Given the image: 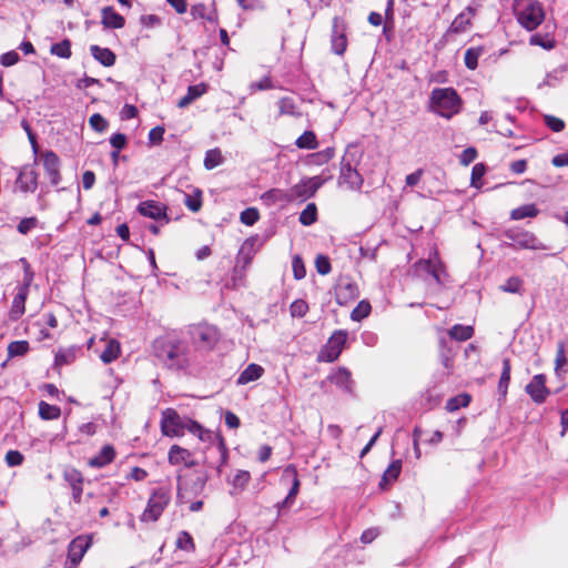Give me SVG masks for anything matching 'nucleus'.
I'll return each mask as SVG.
<instances>
[{
    "mask_svg": "<svg viewBox=\"0 0 568 568\" xmlns=\"http://www.w3.org/2000/svg\"><path fill=\"white\" fill-rule=\"evenodd\" d=\"M169 462L172 465L184 464L186 467H193L197 463L192 458V454L178 445H173L169 450Z\"/></svg>",
    "mask_w": 568,
    "mask_h": 568,
    "instance_id": "obj_23",
    "label": "nucleus"
},
{
    "mask_svg": "<svg viewBox=\"0 0 568 568\" xmlns=\"http://www.w3.org/2000/svg\"><path fill=\"white\" fill-rule=\"evenodd\" d=\"M91 546V538L89 536H78L68 547V561L70 568L77 567L82 560L84 554Z\"/></svg>",
    "mask_w": 568,
    "mask_h": 568,
    "instance_id": "obj_16",
    "label": "nucleus"
},
{
    "mask_svg": "<svg viewBox=\"0 0 568 568\" xmlns=\"http://www.w3.org/2000/svg\"><path fill=\"white\" fill-rule=\"evenodd\" d=\"M477 158V151L475 148H467L465 149L462 154H460V158H459V162L460 164L467 166L469 165L471 162H474Z\"/></svg>",
    "mask_w": 568,
    "mask_h": 568,
    "instance_id": "obj_60",
    "label": "nucleus"
},
{
    "mask_svg": "<svg viewBox=\"0 0 568 568\" xmlns=\"http://www.w3.org/2000/svg\"><path fill=\"white\" fill-rule=\"evenodd\" d=\"M308 311V304L304 300H296L290 306V312L293 317H304Z\"/></svg>",
    "mask_w": 568,
    "mask_h": 568,
    "instance_id": "obj_52",
    "label": "nucleus"
},
{
    "mask_svg": "<svg viewBox=\"0 0 568 568\" xmlns=\"http://www.w3.org/2000/svg\"><path fill=\"white\" fill-rule=\"evenodd\" d=\"M51 53L59 58L69 59L72 54L70 40L64 39L61 42L52 44Z\"/></svg>",
    "mask_w": 568,
    "mask_h": 568,
    "instance_id": "obj_45",
    "label": "nucleus"
},
{
    "mask_svg": "<svg viewBox=\"0 0 568 568\" xmlns=\"http://www.w3.org/2000/svg\"><path fill=\"white\" fill-rule=\"evenodd\" d=\"M357 285L349 280H341L335 287V298L337 304L346 305L358 296Z\"/></svg>",
    "mask_w": 568,
    "mask_h": 568,
    "instance_id": "obj_19",
    "label": "nucleus"
},
{
    "mask_svg": "<svg viewBox=\"0 0 568 568\" xmlns=\"http://www.w3.org/2000/svg\"><path fill=\"white\" fill-rule=\"evenodd\" d=\"M190 334L193 343L202 349H211L219 339L216 328L207 324L193 326Z\"/></svg>",
    "mask_w": 568,
    "mask_h": 568,
    "instance_id": "obj_11",
    "label": "nucleus"
},
{
    "mask_svg": "<svg viewBox=\"0 0 568 568\" xmlns=\"http://www.w3.org/2000/svg\"><path fill=\"white\" fill-rule=\"evenodd\" d=\"M430 104L435 113L450 119L460 112L463 101L453 88H435L430 93Z\"/></svg>",
    "mask_w": 568,
    "mask_h": 568,
    "instance_id": "obj_2",
    "label": "nucleus"
},
{
    "mask_svg": "<svg viewBox=\"0 0 568 568\" xmlns=\"http://www.w3.org/2000/svg\"><path fill=\"white\" fill-rule=\"evenodd\" d=\"M510 372H511L510 359L504 358L503 359V371H501V375H500L499 383H498V392L500 393V395L503 397L506 396L507 390H508V386L510 383Z\"/></svg>",
    "mask_w": 568,
    "mask_h": 568,
    "instance_id": "obj_37",
    "label": "nucleus"
},
{
    "mask_svg": "<svg viewBox=\"0 0 568 568\" xmlns=\"http://www.w3.org/2000/svg\"><path fill=\"white\" fill-rule=\"evenodd\" d=\"M138 211L141 215L149 219L159 221L165 220L168 222L166 209L164 205L155 201H145L139 204Z\"/></svg>",
    "mask_w": 568,
    "mask_h": 568,
    "instance_id": "obj_21",
    "label": "nucleus"
},
{
    "mask_svg": "<svg viewBox=\"0 0 568 568\" xmlns=\"http://www.w3.org/2000/svg\"><path fill=\"white\" fill-rule=\"evenodd\" d=\"M517 20L528 31L537 29L545 19V11L536 0H521L515 9Z\"/></svg>",
    "mask_w": 568,
    "mask_h": 568,
    "instance_id": "obj_5",
    "label": "nucleus"
},
{
    "mask_svg": "<svg viewBox=\"0 0 568 568\" xmlns=\"http://www.w3.org/2000/svg\"><path fill=\"white\" fill-rule=\"evenodd\" d=\"M115 458V450L113 446L105 445L99 454L89 459L88 465L93 468H102L111 464Z\"/></svg>",
    "mask_w": 568,
    "mask_h": 568,
    "instance_id": "obj_27",
    "label": "nucleus"
},
{
    "mask_svg": "<svg viewBox=\"0 0 568 568\" xmlns=\"http://www.w3.org/2000/svg\"><path fill=\"white\" fill-rule=\"evenodd\" d=\"M120 352V343L115 339H109L100 355V358L104 364H110L119 357Z\"/></svg>",
    "mask_w": 568,
    "mask_h": 568,
    "instance_id": "obj_35",
    "label": "nucleus"
},
{
    "mask_svg": "<svg viewBox=\"0 0 568 568\" xmlns=\"http://www.w3.org/2000/svg\"><path fill=\"white\" fill-rule=\"evenodd\" d=\"M400 470L402 460H394L383 474L382 480L379 483L381 488L385 489L387 486L394 483L398 478Z\"/></svg>",
    "mask_w": 568,
    "mask_h": 568,
    "instance_id": "obj_34",
    "label": "nucleus"
},
{
    "mask_svg": "<svg viewBox=\"0 0 568 568\" xmlns=\"http://www.w3.org/2000/svg\"><path fill=\"white\" fill-rule=\"evenodd\" d=\"M346 48L347 38L345 34V28L339 24L337 18H335L331 36V49L335 54L342 55L346 51Z\"/></svg>",
    "mask_w": 568,
    "mask_h": 568,
    "instance_id": "obj_20",
    "label": "nucleus"
},
{
    "mask_svg": "<svg viewBox=\"0 0 568 568\" xmlns=\"http://www.w3.org/2000/svg\"><path fill=\"white\" fill-rule=\"evenodd\" d=\"M41 161L52 185H58L61 181L60 168L61 161L53 151H45L41 154Z\"/></svg>",
    "mask_w": 568,
    "mask_h": 568,
    "instance_id": "obj_18",
    "label": "nucleus"
},
{
    "mask_svg": "<svg viewBox=\"0 0 568 568\" xmlns=\"http://www.w3.org/2000/svg\"><path fill=\"white\" fill-rule=\"evenodd\" d=\"M20 57L16 51H9L0 57V62L3 67L14 65L19 61Z\"/></svg>",
    "mask_w": 568,
    "mask_h": 568,
    "instance_id": "obj_64",
    "label": "nucleus"
},
{
    "mask_svg": "<svg viewBox=\"0 0 568 568\" xmlns=\"http://www.w3.org/2000/svg\"><path fill=\"white\" fill-rule=\"evenodd\" d=\"M361 152L355 145H348L341 161L338 184L348 190L357 191L363 185V176L358 173L356 165L361 159Z\"/></svg>",
    "mask_w": 568,
    "mask_h": 568,
    "instance_id": "obj_1",
    "label": "nucleus"
},
{
    "mask_svg": "<svg viewBox=\"0 0 568 568\" xmlns=\"http://www.w3.org/2000/svg\"><path fill=\"white\" fill-rule=\"evenodd\" d=\"M539 213V210L535 204H525L519 207L514 209L510 212V219L518 221L524 220L526 217H535Z\"/></svg>",
    "mask_w": 568,
    "mask_h": 568,
    "instance_id": "obj_36",
    "label": "nucleus"
},
{
    "mask_svg": "<svg viewBox=\"0 0 568 568\" xmlns=\"http://www.w3.org/2000/svg\"><path fill=\"white\" fill-rule=\"evenodd\" d=\"M20 262L23 265V280L22 283L17 286V293L13 296L11 307L9 310V318L11 321H18L23 316L26 312V301L34 278V273L31 270L29 262L24 257L20 258Z\"/></svg>",
    "mask_w": 568,
    "mask_h": 568,
    "instance_id": "obj_3",
    "label": "nucleus"
},
{
    "mask_svg": "<svg viewBox=\"0 0 568 568\" xmlns=\"http://www.w3.org/2000/svg\"><path fill=\"white\" fill-rule=\"evenodd\" d=\"M176 547L185 551H194L195 545L192 536L187 531H181L176 539Z\"/></svg>",
    "mask_w": 568,
    "mask_h": 568,
    "instance_id": "obj_49",
    "label": "nucleus"
},
{
    "mask_svg": "<svg viewBox=\"0 0 568 568\" xmlns=\"http://www.w3.org/2000/svg\"><path fill=\"white\" fill-rule=\"evenodd\" d=\"M329 381L346 393L353 392V379L347 368L341 367L328 376Z\"/></svg>",
    "mask_w": 568,
    "mask_h": 568,
    "instance_id": "obj_25",
    "label": "nucleus"
},
{
    "mask_svg": "<svg viewBox=\"0 0 568 568\" xmlns=\"http://www.w3.org/2000/svg\"><path fill=\"white\" fill-rule=\"evenodd\" d=\"M277 105L280 115H290L295 118H300L302 115L295 99L292 97H284L280 99Z\"/></svg>",
    "mask_w": 568,
    "mask_h": 568,
    "instance_id": "obj_32",
    "label": "nucleus"
},
{
    "mask_svg": "<svg viewBox=\"0 0 568 568\" xmlns=\"http://www.w3.org/2000/svg\"><path fill=\"white\" fill-rule=\"evenodd\" d=\"M295 145L298 149L315 150L318 146V142L313 131H305L296 139Z\"/></svg>",
    "mask_w": 568,
    "mask_h": 568,
    "instance_id": "obj_39",
    "label": "nucleus"
},
{
    "mask_svg": "<svg viewBox=\"0 0 568 568\" xmlns=\"http://www.w3.org/2000/svg\"><path fill=\"white\" fill-rule=\"evenodd\" d=\"M101 23L105 29H121L125 26V19L109 6L101 10Z\"/></svg>",
    "mask_w": 568,
    "mask_h": 568,
    "instance_id": "obj_22",
    "label": "nucleus"
},
{
    "mask_svg": "<svg viewBox=\"0 0 568 568\" xmlns=\"http://www.w3.org/2000/svg\"><path fill=\"white\" fill-rule=\"evenodd\" d=\"M371 304L367 301H361L357 306L352 311L351 318L355 322H359L367 317L371 313Z\"/></svg>",
    "mask_w": 568,
    "mask_h": 568,
    "instance_id": "obj_47",
    "label": "nucleus"
},
{
    "mask_svg": "<svg viewBox=\"0 0 568 568\" xmlns=\"http://www.w3.org/2000/svg\"><path fill=\"white\" fill-rule=\"evenodd\" d=\"M89 124L97 132H104L109 125L108 121L99 113L90 116Z\"/></svg>",
    "mask_w": 568,
    "mask_h": 568,
    "instance_id": "obj_54",
    "label": "nucleus"
},
{
    "mask_svg": "<svg viewBox=\"0 0 568 568\" xmlns=\"http://www.w3.org/2000/svg\"><path fill=\"white\" fill-rule=\"evenodd\" d=\"M90 52L104 67H112L115 63V54L109 48L93 44L90 47Z\"/></svg>",
    "mask_w": 568,
    "mask_h": 568,
    "instance_id": "obj_30",
    "label": "nucleus"
},
{
    "mask_svg": "<svg viewBox=\"0 0 568 568\" xmlns=\"http://www.w3.org/2000/svg\"><path fill=\"white\" fill-rule=\"evenodd\" d=\"M328 179L329 178H322L321 175H317L301 180L290 189L292 201L307 200L312 197Z\"/></svg>",
    "mask_w": 568,
    "mask_h": 568,
    "instance_id": "obj_10",
    "label": "nucleus"
},
{
    "mask_svg": "<svg viewBox=\"0 0 568 568\" xmlns=\"http://www.w3.org/2000/svg\"><path fill=\"white\" fill-rule=\"evenodd\" d=\"M23 462V455L18 450H9L6 454V463L10 467L19 466Z\"/></svg>",
    "mask_w": 568,
    "mask_h": 568,
    "instance_id": "obj_61",
    "label": "nucleus"
},
{
    "mask_svg": "<svg viewBox=\"0 0 568 568\" xmlns=\"http://www.w3.org/2000/svg\"><path fill=\"white\" fill-rule=\"evenodd\" d=\"M281 481H291L292 486L286 498L283 501L276 504L278 511L285 508H290L294 504L295 498L300 491L301 481L298 479L297 469L294 465H288L284 468Z\"/></svg>",
    "mask_w": 568,
    "mask_h": 568,
    "instance_id": "obj_12",
    "label": "nucleus"
},
{
    "mask_svg": "<svg viewBox=\"0 0 568 568\" xmlns=\"http://www.w3.org/2000/svg\"><path fill=\"white\" fill-rule=\"evenodd\" d=\"M16 184L22 192H34L38 186V174L33 170L23 171L19 174Z\"/></svg>",
    "mask_w": 568,
    "mask_h": 568,
    "instance_id": "obj_28",
    "label": "nucleus"
},
{
    "mask_svg": "<svg viewBox=\"0 0 568 568\" xmlns=\"http://www.w3.org/2000/svg\"><path fill=\"white\" fill-rule=\"evenodd\" d=\"M300 222L305 226L314 224L317 220V207L315 203H308L300 214Z\"/></svg>",
    "mask_w": 568,
    "mask_h": 568,
    "instance_id": "obj_41",
    "label": "nucleus"
},
{
    "mask_svg": "<svg viewBox=\"0 0 568 568\" xmlns=\"http://www.w3.org/2000/svg\"><path fill=\"white\" fill-rule=\"evenodd\" d=\"M64 480L70 485V487H78L83 485V476L75 468H68L63 473Z\"/></svg>",
    "mask_w": 568,
    "mask_h": 568,
    "instance_id": "obj_48",
    "label": "nucleus"
},
{
    "mask_svg": "<svg viewBox=\"0 0 568 568\" xmlns=\"http://www.w3.org/2000/svg\"><path fill=\"white\" fill-rule=\"evenodd\" d=\"M79 352H80V348L77 346L61 348L55 353L54 364L57 366L72 364L75 361Z\"/></svg>",
    "mask_w": 568,
    "mask_h": 568,
    "instance_id": "obj_33",
    "label": "nucleus"
},
{
    "mask_svg": "<svg viewBox=\"0 0 568 568\" xmlns=\"http://www.w3.org/2000/svg\"><path fill=\"white\" fill-rule=\"evenodd\" d=\"M486 169L481 163H477L473 166L471 170V186L479 187V181L485 175Z\"/></svg>",
    "mask_w": 568,
    "mask_h": 568,
    "instance_id": "obj_59",
    "label": "nucleus"
},
{
    "mask_svg": "<svg viewBox=\"0 0 568 568\" xmlns=\"http://www.w3.org/2000/svg\"><path fill=\"white\" fill-rule=\"evenodd\" d=\"M185 429L197 435L201 440L212 442V449H215L219 454V464L216 465V468L217 471L221 473V467L226 464L227 459V448L223 437L221 435L213 434L210 430H205L197 422L190 418L185 419Z\"/></svg>",
    "mask_w": 568,
    "mask_h": 568,
    "instance_id": "obj_6",
    "label": "nucleus"
},
{
    "mask_svg": "<svg viewBox=\"0 0 568 568\" xmlns=\"http://www.w3.org/2000/svg\"><path fill=\"white\" fill-rule=\"evenodd\" d=\"M171 500V490L169 487H159L151 494L146 508L141 519L143 521H156Z\"/></svg>",
    "mask_w": 568,
    "mask_h": 568,
    "instance_id": "obj_8",
    "label": "nucleus"
},
{
    "mask_svg": "<svg viewBox=\"0 0 568 568\" xmlns=\"http://www.w3.org/2000/svg\"><path fill=\"white\" fill-rule=\"evenodd\" d=\"M30 349L27 341H14L8 345V357L13 358L26 355Z\"/></svg>",
    "mask_w": 568,
    "mask_h": 568,
    "instance_id": "obj_43",
    "label": "nucleus"
},
{
    "mask_svg": "<svg viewBox=\"0 0 568 568\" xmlns=\"http://www.w3.org/2000/svg\"><path fill=\"white\" fill-rule=\"evenodd\" d=\"M560 80H561V71L554 70L552 72L547 73L542 83H540L539 87H541V85L555 87L560 82Z\"/></svg>",
    "mask_w": 568,
    "mask_h": 568,
    "instance_id": "obj_62",
    "label": "nucleus"
},
{
    "mask_svg": "<svg viewBox=\"0 0 568 568\" xmlns=\"http://www.w3.org/2000/svg\"><path fill=\"white\" fill-rule=\"evenodd\" d=\"M223 162L222 153L219 149L209 150L205 154L204 166L206 170H212Z\"/></svg>",
    "mask_w": 568,
    "mask_h": 568,
    "instance_id": "obj_44",
    "label": "nucleus"
},
{
    "mask_svg": "<svg viewBox=\"0 0 568 568\" xmlns=\"http://www.w3.org/2000/svg\"><path fill=\"white\" fill-rule=\"evenodd\" d=\"M292 268L295 280H302L305 277L306 268L303 260L298 255L293 257Z\"/></svg>",
    "mask_w": 568,
    "mask_h": 568,
    "instance_id": "obj_55",
    "label": "nucleus"
},
{
    "mask_svg": "<svg viewBox=\"0 0 568 568\" xmlns=\"http://www.w3.org/2000/svg\"><path fill=\"white\" fill-rule=\"evenodd\" d=\"M250 478H251V476H250L248 471L239 470L237 474L233 478V485L235 487L243 489L250 481Z\"/></svg>",
    "mask_w": 568,
    "mask_h": 568,
    "instance_id": "obj_63",
    "label": "nucleus"
},
{
    "mask_svg": "<svg viewBox=\"0 0 568 568\" xmlns=\"http://www.w3.org/2000/svg\"><path fill=\"white\" fill-rule=\"evenodd\" d=\"M61 414L60 407L55 405L48 404L45 402H40L39 404V415L42 419L50 420L57 419Z\"/></svg>",
    "mask_w": 568,
    "mask_h": 568,
    "instance_id": "obj_42",
    "label": "nucleus"
},
{
    "mask_svg": "<svg viewBox=\"0 0 568 568\" xmlns=\"http://www.w3.org/2000/svg\"><path fill=\"white\" fill-rule=\"evenodd\" d=\"M258 219L260 213L255 207H247L240 215L241 222L248 226L254 225L258 221Z\"/></svg>",
    "mask_w": 568,
    "mask_h": 568,
    "instance_id": "obj_50",
    "label": "nucleus"
},
{
    "mask_svg": "<svg viewBox=\"0 0 568 568\" xmlns=\"http://www.w3.org/2000/svg\"><path fill=\"white\" fill-rule=\"evenodd\" d=\"M525 389L530 398L537 404H542L550 394V390L546 386V375L544 374L535 375L526 385Z\"/></svg>",
    "mask_w": 568,
    "mask_h": 568,
    "instance_id": "obj_17",
    "label": "nucleus"
},
{
    "mask_svg": "<svg viewBox=\"0 0 568 568\" xmlns=\"http://www.w3.org/2000/svg\"><path fill=\"white\" fill-rule=\"evenodd\" d=\"M38 223L39 221L36 216L24 217L19 222L17 230L20 234L27 235L38 226Z\"/></svg>",
    "mask_w": 568,
    "mask_h": 568,
    "instance_id": "obj_53",
    "label": "nucleus"
},
{
    "mask_svg": "<svg viewBox=\"0 0 568 568\" xmlns=\"http://www.w3.org/2000/svg\"><path fill=\"white\" fill-rule=\"evenodd\" d=\"M256 239L248 237L241 245L236 255V265L234 267V276L242 274V272L251 264L254 255L256 254Z\"/></svg>",
    "mask_w": 568,
    "mask_h": 568,
    "instance_id": "obj_15",
    "label": "nucleus"
},
{
    "mask_svg": "<svg viewBox=\"0 0 568 568\" xmlns=\"http://www.w3.org/2000/svg\"><path fill=\"white\" fill-rule=\"evenodd\" d=\"M470 402V396L468 394H460L458 396L452 397L446 403V409L448 412H455L460 407L468 406Z\"/></svg>",
    "mask_w": 568,
    "mask_h": 568,
    "instance_id": "obj_46",
    "label": "nucleus"
},
{
    "mask_svg": "<svg viewBox=\"0 0 568 568\" xmlns=\"http://www.w3.org/2000/svg\"><path fill=\"white\" fill-rule=\"evenodd\" d=\"M504 235L510 241L509 243H504V245L513 247L514 250H548V246L539 241L538 237L529 231L509 229L504 232Z\"/></svg>",
    "mask_w": 568,
    "mask_h": 568,
    "instance_id": "obj_7",
    "label": "nucleus"
},
{
    "mask_svg": "<svg viewBox=\"0 0 568 568\" xmlns=\"http://www.w3.org/2000/svg\"><path fill=\"white\" fill-rule=\"evenodd\" d=\"M567 364V357L565 353V344L562 342L558 343L557 354L555 359V371L558 373Z\"/></svg>",
    "mask_w": 568,
    "mask_h": 568,
    "instance_id": "obj_57",
    "label": "nucleus"
},
{
    "mask_svg": "<svg viewBox=\"0 0 568 568\" xmlns=\"http://www.w3.org/2000/svg\"><path fill=\"white\" fill-rule=\"evenodd\" d=\"M315 266H316V271L321 274V275H326L331 272L332 267H331V262L328 260V257L324 256V255H318L315 260Z\"/></svg>",
    "mask_w": 568,
    "mask_h": 568,
    "instance_id": "obj_58",
    "label": "nucleus"
},
{
    "mask_svg": "<svg viewBox=\"0 0 568 568\" xmlns=\"http://www.w3.org/2000/svg\"><path fill=\"white\" fill-rule=\"evenodd\" d=\"M474 335V328L469 325L456 324L449 329V336L456 341H467Z\"/></svg>",
    "mask_w": 568,
    "mask_h": 568,
    "instance_id": "obj_40",
    "label": "nucleus"
},
{
    "mask_svg": "<svg viewBox=\"0 0 568 568\" xmlns=\"http://www.w3.org/2000/svg\"><path fill=\"white\" fill-rule=\"evenodd\" d=\"M414 268L418 275L428 274L440 285L445 283L447 277L444 264L439 260L436 251L432 253L427 260L416 262Z\"/></svg>",
    "mask_w": 568,
    "mask_h": 568,
    "instance_id": "obj_9",
    "label": "nucleus"
},
{
    "mask_svg": "<svg viewBox=\"0 0 568 568\" xmlns=\"http://www.w3.org/2000/svg\"><path fill=\"white\" fill-rule=\"evenodd\" d=\"M521 287V278L518 276H511L500 286V290L507 293H520Z\"/></svg>",
    "mask_w": 568,
    "mask_h": 568,
    "instance_id": "obj_51",
    "label": "nucleus"
},
{
    "mask_svg": "<svg viewBox=\"0 0 568 568\" xmlns=\"http://www.w3.org/2000/svg\"><path fill=\"white\" fill-rule=\"evenodd\" d=\"M264 373V368L258 364H250L237 377V385H246L257 381Z\"/></svg>",
    "mask_w": 568,
    "mask_h": 568,
    "instance_id": "obj_31",
    "label": "nucleus"
},
{
    "mask_svg": "<svg viewBox=\"0 0 568 568\" xmlns=\"http://www.w3.org/2000/svg\"><path fill=\"white\" fill-rule=\"evenodd\" d=\"M158 356L168 367L174 369H185L194 362L189 347L181 342L168 343Z\"/></svg>",
    "mask_w": 568,
    "mask_h": 568,
    "instance_id": "obj_4",
    "label": "nucleus"
},
{
    "mask_svg": "<svg viewBox=\"0 0 568 568\" xmlns=\"http://www.w3.org/2000/svg\"><path fill=\"white\" fill-rule=\"evenodd\" d=\"M485 52L483 47H471L465 52L464 61L465 65L469 70H475L478 67V59Z\"/></svg>",
    "mask_w": 568,
    "mask_h": 568,
    "instance_id": "obj_38",
    "label": "nucleus"
},
{
    "mask_svg": "<svg viewBox=\"0 0 568 568\" xmlns=\"http://www.w3.org/2000/svg\"><path fill=\"white\" fill-rule=\"evenodd\" d=\"M474 16V10L468 7L465 11L460 12L450 23L448 33H463L470 27V19Z\"/></svg>",
    "mask_w": 568,
    "mask_h": 568,
    "instance_id": "obj_26",
    "label": "nucleus"
},
{
    "mask_svg": "<svg viewBox=\"0 0 568 568\" xmlns=\"http://www.w3.org/2000/svg\"><path fill=\"white\" fill-rule=\"evenodd\" d=\"M207 91V84L199 83L194 85H190L187 88V93L181 98L178 102V106L183 109L190 105L193 101L201 98Z\"/></svg>",
    "mask_w": 568,
    "mask_h": 568,
    "instance_id": "obj_29",
    "label": "nucleus"
},
{
    "mask_svg": "<svg viewBox=\"0 0 568 568\" xmlns=\"http://www.w3.org/2000/svg\"><path fill=\"white\" fill-rule=\"evenodd\" d=\"M347 341V333L345 331H336L329 337L327 344L321 353V357L326 362H334L338 358L342 349Z\"/></svg>",
    "mask_w": 568,
    "mask_h": 568,
    "instance_id": "obj_14",
    "label": "nucleus"
},
{
    "mask_svg": "<svg viewBox=\"0 0 568 568\" xmlns=\"http://www.w3.org/2000/svg\"><path fill=\"white\" fill-rule=\"evenodd\" d=\"M161 430L166 436H181L185 430V419L173 408H166L162 412Z\"/></svg>",
    "mask_w": 568,
    "mask_h": 568,
    "instance_id": "obj_13",
    "label": "nucleus"
},
{
    "mask_svg": "<svg viewBox=\"0 0 568 568\" xmlns=\"http://www.w3.org/2000/svg\"><path fill=\"white\" fill-rule=\"evenodd\" d=\"M544 122L554 132H561L565 129V122L554 115H545Z\"/></svg>",
    "mask_w": 568,
    "mask_h": 568,
    "instance_id": "obj_56",
    "label": "nucleus"
},
{
    "mask_svg": "<svg viewBox=\"0 0 568 568\" xmlns=\"http://www.w3.org/2000/svg\"><path fill=\"white\" fill-rule=\"evenodd\" d=\"M264 204L272 206L276 204H285L293 202L291 197V191L290 190H282V189H271L262 194L261 196Z\"/></svg>",
    "mask_w": 568,
    "mask_h": 568,
    "instance_id": "obj_24",
    "label": "nucleus"
}]
</instances>
